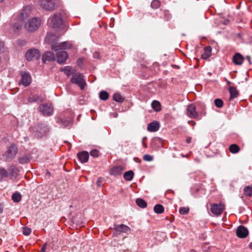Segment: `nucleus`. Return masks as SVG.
<instances>
[{"label": "nucleus", "instance_id": "nucleus-1", "mask_svg": "<svg viewBox=\"0 0 252 252\" xmlns=\"http://www.w3.org/2000/svg\"><path fill=\"white\" fill-rule=\"evenodd\" d=\"M71 44L67 42L55 43L51 44V49L58 51L57 53V62L59 63H64L68 58V54L65 51L62 50L70 48Z\"/></svg>", "mask_w": 252, "mask_h": 252}, {"label": "nucleus", "instance_id": "nucleus-2", "mask_svg": "<svg viewBox=\"0 0 252 252\" xmlns=\"http://www.w3.org/2000/svg\"><path fill=\"white\" fill-rule=\"evenodd\" d=\"M199 106L200 107V110H199L198 108H197L198 111H197L196 107L194 104H189L188 106L187 110V115L188 116L192 119H200V118L199 117V113H200L201 115H205V113L204 112V111L205 110V106L203 103L200 104Z\"/></svg>", "mask_w": 252, "mask_h": 252}, {"label": "nucleus", "instance_id": "nucleus-3", "mask_svg": "<svg viewBox=\"0 0 252 252\" xmlns=\"http://www.w3.org/2000/svg\"><path fill=\"white\" fill-rule=\"evenodd\" d=\"M32 130L35 133V136L38 138L42 137L46 135L50 130L48 125L45 123H39L37 125L32 128Z\"/></svg>", "mask_w": 252, "mask_h": 252}, {"label": "nucleus", "instance_id": "nucleus-4", "mask_svg": "<svg viewBox=\"0 0 252 252\" xmlns=\"http://www.w3.org/2000/svg\"><path fill=\"white\" fill-rule=\"evenodd\" d=\"M40 24V19L37 17H33L28 21L25 24V28L28 32H33L39 28Z\"/></svg>", "mask_w": 252, "mask_h": 252}, {"label": "nucleus", "instance_id": "nucleus-5", "mask_svg": "<svg viewBox=\"0 0 252 252\" xmlns=\"http://www.w3.org/2000/svg\"><path fill=\"white\" fill-rule=\"evenodd\" d=\"M18 148L15 144H11L2 155L3 160L9 162L15 158L18 152Z\"/></svg>", "mask_w": 252, "mask_h": 252}, {"label": "nucleus", "instance_id": "nucleus-6", "mask_svg": "<svg viewBox=\"0 0 252 252\" xmlns=\"http://www.w3.org/2000/svg\"><path fill=\"white\" fill-rule=\"evenodd\" d=\"M48 23L54 29L60 28L63 24L61 14L58 13L51 16L48 20Z\"/></svg>", "mask_w": 252, "mask_h": 252}, {"label": "nucleus", "instance_id": "nucleus-7", "mask_svg": "<svg viewBox=\"0 0 252 252\" xmlns=\"http://www.w3.org/2000/svg\"><path fill=\"white\" fill-rule=\"evenodd\" d=\"M72 83L77 85L80 87L81 90H83L86 86V83L83 79V75L81 73L74 74L70 79Z\"/></svg>", "mask_w": 252, "mask_h": 252}, {"label": "nucleus", "instance_id": "nucleus-8", "mask_svg": "<svg viewBox=\"0 0 252 252\" xmlns=\"http://www.w3.org/2000/svg\"><path fill=\"white\" fill-rule=\"evenodd\" d=\"M224 209V205L222 203H214L211 205V211L213 214L216 216H219L221 214Z\"/></svg>", "mask_w": 252, "mask_h": 252}, {"label": "nucleus", "instance_id": "nucleus-9", "mask_svg": "<svg viewBox=\"0 0 252 252\" xmlns=\"http://www.w3.org/2000/svg\"><path fill=\"white\" fill-rule=\"evenodd\" d=\"M39 109L42 115L45 116H51L53 113V108L51 104H42L39 106Z\"/></svg>", "mask_w": 252, "mask_h": 252}, {"label": "nucleus", "instance_id": "nucleus-10", "mask_svg": "<svg viewBox=\"0 0 252 252\" xmlns=\"http://www.w3.org/2000/svg\"><path fill=\"white\" fill-rule=\"evenodd\" d=\"M40 57V53L37 49H32L29 50L26 54V58L28 61L37 60Z\"/></svg>", "mask_w": 252, "mask_h": 252}, {"label": "nucleus", "instance_id": "nucleus-11", "mask_svg": "<svg viewBox=\"0 0 252 252\" xmlns=\"http://www.w3.org/2000/svg\"><path fill=\"white\" fill-rule=\"evenodd\" d=\"M42 7L46 10L52 11L55 9V0H40Z\"/></svg>", "mask_w": 252, "mask_h": 252}, {"label": "nucleus", "instance_id": "nucleus-12", "mask_svg": "<svg viewBox=\"0 0 252 252\" xmlns=\"http://www.w3.org/2000/svg\"><path fill=\"white\" fill-rule=\"evenodd\" d=\"M21 79L19 82V84H22L23 86L27 87L31 83V77L29 72L22 71L21 72Z\"/></svg>", "mask_w": 252, "mask_h": 252}, {"label": "nucleus", "instance_id": "nucleus-13", "mask_svg": "<svg viewBox=\"0 0 252 252\" xmlns=\"http://www.w3.org/2000/svg\"><path fill=\"white\" fill-rule=\"evenodd\" d=\"M32 12L31 6L28 5L25 6L19 15L18 18L20 21H23L24 19L30 16Z\"/></svg>", "mask_w": 252, "mask_h": 252}, {"label": "nucleus", "instance_id": "nucleus-14", "mask_svg": "<svg viewBox=\"0 0 252 252\" xmlns=\"http://www.w3.org/2000/svg\"><path fill=\"white\" fill-rule=\"evenodd\" d=\"M249 233L248 229L244 226L241 225L237 227L236 230L237 236L239 238H246Z\"/></svg>", "mask_w": 252, "mask_h": 252}, {"label": "nucleus", "instance_id": "nucleus-15", "mask_svg": "<svg viewBox=\"0 0 252 252\" xmlns=\"http://www.w3.org/2000/svg\"><path fill=\"white\" fill-rule=\"evenodd\" d=\"M114 229L119 233H127L130 230V228L126 225L122 224H114Z\"/></svg>", "mask_w": 252, "mask_h": 252}, {"label": "nucleus", "instance_id": "nucleus-16", "mask_svg": "<svg viewBox=\"0 0 252 252\" xmlns=\"http://www.w3.org/2000/svg\"><path fill=\"white\" fill-rule=\"evenodd\" d=\"M55 60V55L51 51L46 52L42 56V61L44 63H45L47 61H52Z\"/></svg>", "mask_w": 252, "mask_h": 252}, {"label": "nucleus", "instance_id": "nucleus-17", "mask_svg": "<svg viewBox=\"0 0 252 252\" xmlns=\"http://www.w3.org/2000/svg\"><path fill=\"white\" fill-rule=\"evenodd\" d=\"M159 124L157 121H155L148 124L147 129L150 132H155L158 130Z\"/></svg>", "mask_w": 252, "mask_h": 252}, {"label": "nucleus", "instance_id": "nucleus-18", "mask_svg": "<svg viewBox=\"0 0 252 252\" xmlns=\"http://www.w3.org/2000/svg\"><path fill=\"white\" fill-rule=\"evenodd\" d=\"M77 157L79 159V160L82 163H85L88 161L89 159V153L86 151H83L82 152H80L77 154Z\"/></svg>", "mask_w": 252, "mask_h": 252}, {"label": "nucleus", "instance_id": "nucleus-19", "mask_svg": "<svg viewBox=\"0 0 252 252\" xmlns=\"http://www.w3.org/2000/svg\"><path fill=\"white\" fill-rule=\"evenodd\" d=\"M244 61L243 57L240 53L235 54L233 57V62L236 65H241Z\"/></svg>", "mask_w": 252, "mask_h": 252}, {"label": "nucleus", "instance_id": "nucleus-20", "mask_svg": "<svg viewBox=\"0 0 252 252\" xmlns=\"http://www.w3.org/2000/svg\"><path fill=\"white\" fill-rule=\"evenodd\" d=\"M28 100L29 103L41 102L43 100V98L40 96L34 94L29 96L28 98Z\"/></svg>", "mask_w": 252, "mask_h": 252}, {"label": "nucleus", "instance_id": "nucleus-21", "mask_svg": "<svg viewBox=\"0 0 252 252\" xmlns=\"http://www.w3.org/2000/svg\"><path fill=\"white\" fill-rule=\"evenodd\" d=\"M212 48L210 46H208L205 47L204 48V52L201 55L202 58L203 59L206 60L208 59L211 54Z\"/></svg>", "mask_w": 252, "mask_h": 252}, {"label": "nucleus", "instance_id": "nucleus-22", "mask_svg": "<svg viewBox=\"0 0 252 252\" xmlns=\"http://www.w3.org/2000/svg\"><path fill=\"white\" fill-rule=\"evenodd\" d=\"M230 93V99L232 100L236 98L238 95V92L234 87H230L229 88Z\"/></svg>", "mask_w": 252, "mask_h": 252}, {"label": "nucleus", "instance_id": "nucleus-23", "mask_svg": "<svg viewBox=\"0 0 252 252\" xmlns=\"http://www.w3.org/2000/svg\"><path fill=\"white\" fill-rule=\"evenodd\" d=\"M61 71L63 72L67 77H69L72 74V67L70 66H66L64 67L61 68Z\"/></svg>", "mask_w": 252, "mask_h": 252}, {"label": "nucleus", "instance_id": "nucleus-24", "mask_svg": "<svg viewBox=\"0 0 252 252\" xmlns=\"http://www.w3.org/2000/svg\"><path fill=\"white\" fill-rule=\"evenodd\" d=\"M134 176V173L132 170L126 172L124 174V178L126 181H131Z\"/></svg>", "mask_w": 252, "mask_h": 252}, {"label": "nucleus", "instance_id": "nucleus-25", "mask_svg": "<svg viewBox=\"0 0 252 252\" xmlns=\"http://www.w3.org/2000/svg\"><path fill=\"white\" fill-rule=\"evenodd\" d=\"M152 107L153 109L157 111H159L161 110V105L158 101L154 100L152 103Z\"/></svg>", "mask_w": 252, "mask_h": 252}, {"label": "nucleus", "instance_id": "nucleus-26", "mask_svg": "<svg viewBox=\"0 0 252 252\" xmlns=\"http://www.w3.org/2000/svg\"><path fill=\"white\" fill-rule=\"evenodd\" d=\"M10 174L12 177H16L18 173V169L15 166L12 165L10 167Z\"/></svg>", "mask_w": 252, "mask_h": 252}, {"label": "nucleus", "instance_id": "nucleus-27", "mask_svg": "<svg viewBox=\"0 0 252 252\" xmlns=\"http://www.w3.org/2000/svg\"><path fill=\"white\" fill-rule=\"evenodd\" d=\"M154 211L157 214H161L164 212V207L160 204H157L154 208Z\"/></svg>", "mask_w": 252, "mask_h": 252}, {"label": "nucleus", "instance_id": "nucleus-28", "mask_svg": "<svg viewBox=\"0 0 252 252\" xmlns=\"http://www.w3.org/2000/svg\"><path fill=\"white\" fill-rule=\"evenodd\" d=\"M123 170L122 167L121 166H116L114 167L111 170L112 174L115 175H117L120 174Z\"/></svg>", "mask_w": 252, "mask_h": 252}, {"label": "nucleus", "instance_id": "nucleus-29", "mask_svg": "<svg viewBox=\"0 0 252 252\" xmlns=\"http://www.w3.org/2000/svg\"><path fill=\"white\" fill-rule=\"evenodd\" d=\"M229 151L233 154H236L240 151L239 147L236 144H232L229 146Z\"/></svg>", "mask_w": 252, "mask_h": 252}, {"label": "nucleus", "instance_id": "nucleus-30", "mask_svg": "<svg viewBox=\"0 0 252 252\" xmlns=\"http://www.w3.org/2000/svg\"><path fill=\"white\" fill-rule=\"evenodd\" d=\"M22 24L21 22L15 23L12 25V29L14 32H19L22 28Z\"/></svg>", "mask_w": 252, "mask_h": 252}, {"label": "nucleus", "instance_id": "nucleus-31", "mask_svg": "<svg viewBox=\"0 0 252 252\" xmlns=\"http://www.w3.org/2000/svg\"><path fill=\"white\" fill-rule=\"evenodd\" d=\"M136 203L139 207L142 208H144L147 206V203L146 201L141 198H137L136 200Z\"/></svg>", "mask_w": 252, "mask_h": 252}, {"label": "nucleus", "instance_id": "nucleus-32", "mask_svg": "<svg viewBox=\"0 0 252 252\" xmlns=\"http://www.w3.org/2000/svg\"><path fill=\"white\" fill-rule=\"evenodd\" d=\"M30 161V159L27 156H25L18 158V162L22 164L29 163Z\"/></svg>", "mask_w": 252, "mask_h": 252}, {"label": "nucleus", "instance_id": "nucleus-33", "mask_svg": "<svg viewBox=\"0 0 252 252\" xmlns=\"http://www.w3.org/2000/svg\"><path fill=\"white\" fill-rule=\"evenodd\" d=\"M244 192L245 195L251 197L252 196V187L247 186L244 189Z\"/></svg>", "mask_w": 252, "mask_h": 252}, {"label": "nucleus", "instance_id": "nucleus-34", "mask_svg": "<svg viewBox=\"0 0 252 252\" xmlns=\"http://www.w3.org/2000/svg\"><path fill=\"white\" fill-rule=\"evenodd\" d=\"M12 199L14 202H19L21 200V195L18 192L14 193L12 195Z\"/></svg>", "mask_w": 252, "mask_h": 252}, {"label": "nucleus", "instance_id": "nucleus-35", "mask_svg": "<svg viewBox=\"0 0 252 252\" xmlns=\"http://www.w3.org/2000/svg\"><path fill=\"white\" fill-rule=\"evenodd\" d=\"M113 97V99L118 102H122L124 100V97L119 94H115Z\"/></svg>", "mask_w": 252, "mask_h": 252}, {"label": "nucleus", "instance_id": "nucleus-36", "mask_svg": "<svg viewBox=\"0 0 252 252\" xmlns=\"http://www.w3.org/2000/svg\"><path fill=\"white\" fill-rule=\"evenodd\" d=\"M160 5V1L159 0H153L151 3V7L154 9H157Z\"/></svg>", "mask_w": 252, "mask_h": 252}, {"label": "nucleus", "instance_id": "nucleus-37", "mask_svg": "<svg viewBox=\"0 0 252 252\" xmlns=\"http://www.w3.org/2000/svg\"><path fill=\"white\" fill-rule=\"evenodd\" d=\"M99 97L102 100H106L109 97V94L106 91H102L99 93Z\"/></svg>", "mask_w": 252, "mask_h": 252}, {"label": "nucleus", "instance_id": "nucleus-38", "mask_svg": "<svg viewBox=\"0 0 252 252\" xmlns=\"http://www.w3.org/2000/svg\"><path fill=\"white\" fill-rule=\"evenodd\" d=\"M215 105L218 108H221L223 106V101L220 98L216 99L214 101Z\"/></svg>", "mask_w": 252, "mask_h": 252}, {"label": "nucleus", "instance_id": "nucleus-39", "mask_svg": "<svg viewBox=\"0 0 252 252\" xmlns=\"http://www.w3.org/2000/svg\"><path fill=\"white\" fill-rule=\"evenodd\" d=\"M189 212V207H181L179 210V213L181 215H185L187 214Z\"/></svg>", "mask_w": 252, "mask_h": 252}, {"label": "nucleus", "instance_id": "nucleus-40", "mask_svg": "<svg viewBox=\"0 0 252 252\" xmlns=\"http://www.w3.org/2000/svg\"><path fill=\"white\" fill-rule=\"evenodd\" d=\"M164 15V18L165 20L168 21L171 18V15L169 12L168 10H164L163 12Z\"/></svg>", "mask_w": 252, "mask_h": 252}, {"label": "nucleus", "instance_id": "nucleus-41", "mask_svg": "<svg viewBox=\"0 0 252 252\" xmlns=\"http://www.w3.org/2000/svg\"><path fill=\"white\" fill-rule=\"evenodd\" d=\"M31 229L30 228H29L28 227H24L23 228V233L25 235H29L31 233Z\"/></svg>", "mask_w": 252, "mask_h": 252}, {"label": "nucleus", "instance_id": "nucleus-42", "mask_svg": "<svg viewBox=\"0 0 252 252\" xmlns=\"http://www.w3.org/2000/svg\"><path fill=\"white\" fill-rule=\"evenodd\" d=\"M99 151L97 150L94 149L90 152V155L91 156L94 158L98 157L99 156Z\"/></svg>", "mask_w": 252, "mask_h": 252}, {"label": "nucleus", "instance_id": "nucleus-43", "mask_svg": "<svg viewBox=\"0 0 252 252\" xmlns=\"http://www.w3.org/2000/svg\"><path fill=\"white\" fill-rule=\"evenodd\" d=\"M0 175L2 177H8V174L7 171L2 168H0Z\"/></svg>", "mask_w": 252, "mask_h": 252}, {"label": "nucleus", "instance_id": "nucleus-44", "mask_svg": "<svg viewBox=\"0 0 252 252\" xmlns=\"http://www.w3.org/2000/svg\"><path fill=\"white\" fill-rule=\"evenodd\" d=\"M143 159L145 161H151L153 160V157L149 155H145L143 156Z\"/></svg>", "mask_w": 252, "mask_h": 252}, {"label": "nucleus", "instance_id": "nucleus-45", "mask_svg": "<svg viewBox=\"0 0 252 252\" xmlns=\"http://www.w3.org/2000/svg\"><path fill=\"white\" fill-rule=\"evenodd\" d=\"M60 122L61 123H63V125L64 126H66L67 124L68 123V122H66L65 121L63 120V119H61L58 120V122Z\"/></svg>", "mask_w": 252, "mask_h": 252}, {"label": "nucleus", "instance_id": "nucleus-46", "mask_svg": "<svg viewBox=\"0 0 252 252\" xmlns=\"http://www.w3.org/2000/svg\"><path fill=\"white\" fill-rule=\"evenodd\" d=\"M46 245H47V243H45L44 244V245H43V246L42 247V248L40 250V252H46Z\"/></svg>", "mask_w": 252, "mask_h": 252}, {"label": "nucleus", "instance_id": "nucleus-47", "mask_svg": "<svg viewBox=\"0 0 252 252\" xmlns=\"http://www.w3.org/2000/svg\"><path fill=\"white\" fill-rule=\"evenodd\" d=\"M51 37H52V35L48 34L45 37L46 41L48 42H50Z\"/></svg>", "mask_w": 252, "mask_h": 252}, {"label": "nucleus", "instance_id": "nucleus-48", "mask_svg": "<svg viewBox=\"0 0 252 252\" xmlns=\"http://www.w3.org/2000/svg\"><path fill=\"white\" fill-rule=\"evenodd\" d=\"M93 56L94 58L98 59L99 58V54L96 52L94 54Z\"/></svg>", "mask_w": 252, "mask_h": 252}, {"label": "nucleus", "instance_id": "nucleus-49", "mask_svg": "<svg viewBox=\"0 0 252 252\" xmlns=\"http://www.w3.org/2000/svg\"><path fill=\"white\" fill-rule=\"evenodd\" d=\"M246 59L249 62V63L251 64V57L250 56H247L246 57Z\"/></svg>", "mask_w": 252, "mask_h": 252}, {"label": "nucleus", "instance_id": "nucleus-50", "mask_svg": "<svg viewBox=\"0 0 252 252\" xmlns=\"http://www.w3.org/2000/svg\"><path fill=\"white\" fill-rule=\"evenodd\" d=\"M191 138L189 137L187 138L186 142L187 143H190L191 142Z\"/></svg>", "mask_w": 252, "mask_h": 252}, {"label": "nucleus", "instance_id": "nucleus-51", "mask_svg": "<svg viewBox=\"0 0 252 252\" xmlns=\"http://www.w3.org/2000/svg\"><path fill=\"white\" fill-rule=\"evenodd\" d=\"M3 211V206L0 204V214Z\"/></svg>", "mask_w": 252, "mask_h": 252}, {"label": "nucleus", "instance_id": "nucleus-52", "mask_svg": "<svg viewBox=\"0 0 252 252\" xmlns=\"http://www.w3.org/2000/svg\"><path fill=\"white\" fill-rule=\"evenodd\" d=\"M225 81L226 82L227 84L228 85H230L231 84V82H230L229 81L227 80L226 78L225 79Z\"/></svg>", "mask_w": 252, "mask_h": 252}, {"label": "nucleus", "instance_id": "nucleus-53", "mask_svg": "<svg viewBox=\"0 0 252 252\" xmlns=\"http://www.w3.org/2000/svg\"><path fill=\"white\" fill-rule=\"evenodd\" d=\"M250 248L252 250V242L250 243L249 245Z\"/></svg>", "mask_w": 252, "mask_h": 252}, {"label": "nucleus", "instance_id": "nucleus-54", "mask_svg": "<svg viewBox=\"0 0 252 252\" xmlns=\"http://www.w3.org/2000/svg\"><path fill=\"white\" fill-rule=\"evenodd\" d=\"M143 145L144 146V147H147V145L146 143H144V142H143Z\"/></svg>", "mask_w": 252, "mask_h": 252}, {"label": "nucleus", "instance_id": "nucleus-55", "mask_svg": "<svg viewBox=\"0 0 252 252\" xmlns=\"http://www.w3.org/2000/svg\"><path fill=\"white\" fill-rule=\"evenodd\" d=\"M182 156L183 157H186V158H187V157H188V155H185H185H182Z\"/></svg>", "mask_w": 252, "mask_h": 252}, {"label": "nucleus", "instance_id": "nucleus-56", "mask_svg": "<svg viewBox=\"0 0 252 252\" xmlns=\"http://www.w3.org/2000/svg\"><path fill=\"white\" fill-rule=\"evenodd\" d=\"M145 139H146V137H143V139H142V141H143V142H144V140H145Z\"/></svg>", "mask_w": 252, "mask_h": 252}, {"label": "nucleus", "instance_id": "nucleus-57", "mask_svg": "<svg viewBox=\"0 0 252 252\" xmlns=\"http://www.w3.org/2000/svg\"><path fill=\"white\" fill-rule=\"evenodd\" d=\"M4 0H0V2H1L3 1Z\"/></svg>", "mask_w": 252, "mask_h": 252}, {"label": "nucleus", "instance_id": "nucleus-58", "mask_svg": "<svg viewBox=\"0 0 252 252\" xmlns=\"http://www.w3.org/2000/svg\"><path fill=\"white\" fill-rule=\"evenodd\" d=\"M238 35L240 37V33H238Z\"/></svg>", "mask_w": 252, "mask_h": 252}]
</instances>
